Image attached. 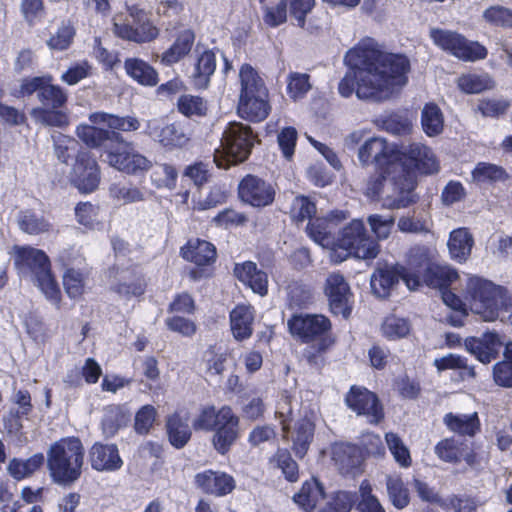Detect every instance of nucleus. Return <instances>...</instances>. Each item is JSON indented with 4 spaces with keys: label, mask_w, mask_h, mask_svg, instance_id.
Returning a JSON list of instances; mask_svg holds the SVG:
<instances>
[{
    "label": "nucleus",
    "mask_w": 512,
    "mask_h": 512,
    "mask_svg": "<svg viewBox=\"0 0 512 512\" xmlns=\"http://www.w3.org/2000/svg\"><path fill=\"white\" fill-rule=\"evenodd\" d=\"M344 62L349 69L338 84V92L344 98L355 93L360 100L382 102L408 81V58L383 51L372 38L362 39L347 51Z\"/></svg>",
    "instance_id": "obj_1"
},
{
    "label": "nucleus",
    "mask_w": 512,
    "mask_h": 512,
    "mask_svg": "<svg viewBox=\"0 0 512 512\" xmlns=\"http://www.w3.org/2000/svg\"><path fill=\"white\" fill-rule=\"evenodd\" d=\"M358 160L362 166L375 163L377 174L369 179L366 195L382 202L388 209H400L415 202L412 176L404 174V169L397 160L400 149L388 143L384 138L371 137L358 149Z\"/></svg>",
    "instance_id": "obj_2"
},
{
    "label": "nucleus",
    "mask_w": 512,
    "mask_h": 512,
    "mask_svg": "<svg viewBox=\"0 0 512 512\" xmlns=\"http://www.w3.org/2000/svg\"><path fill=\"white\" fill-rule=\"evenodd\" d=\"M461 293L462 298L452 291L442 293L444 304L459 313L447 319L453 326H462L463 318L469 311L485 322H494L512 306V298L507 289L476 275L466 278Z\"/></svg>",
    "instance_id": "obj_3"
},
{
    "label": "nucleus",
    "mask_w": 512,
    "mask_h": 512,
    "mask_svg": "<svg viewBox=\"0 0 512 512\" xmlns=\"http://www.w3.org/2000/svg\"><path fill=\"white\" fill-rule=\"evenodd\" d=\"M14 264L19 273L32 277L47 299L60 303L61 290L52 272L51 261L43 250L29 245L16 246Z\"/></svg>",
    "instance_id": "obj_4"
},
{
    "label": "nucleus",
    "mask_w": 512,
    "mask_h": 512,
    "mask_svg": "<svg viewBox=\"0 0 512 512\" xmlns=\"http://www.w3.org/2000/svg\"><path fill=\"white\" fill-rule=\"evenodd\" d=\"M240 93L237 106L241 118L250 122L265 120L270 111L269 93L263 79L249 64L239 70Z\"/></svg>",
    "instance_id": "obj_5"
},
{
    "label": "nucleus",
    "mask_w": 512,
    "mask_h": 512,
    "mask_svg": "<svg viewBox=\"0 0 512 512\" xmlns=\"http://www.w3.org/2000/svg\"><path fill=\"white\" fill-rule=\"evenodd\" d=\"M45 464L53 482L64 484V438L50 446L47 458L42 452L35 453L26 459L11 458L7 465V473L15 481H22L40 472Z\"/></svg>",
    "instance_id": "obj_6"
},
{
    "label": "nucleus",
    "mask_w": 512,
    "mask_h": 512,
    "mask_svg": "<svg viewBox=\"0 0 512 512\" xmlns=\"http://www.w3.org/2000/svg\"><path fill=\"white\" fill-rule=\"evenodd\" d=\"M336 250L330 252V258L336 263L355 257L362 260L374 259L378 256V241L370 237L361 220H352L339 234L335 244Z\"/></svg>",
    "instance_id": "obj_7"
},
{
    "label": "nucleus",
    "mask_w": 512,
    "mask_h": 512,
    "mask_svg": "<svg viewBox=\"0 0 512 512\" xmlns=\"http://www.w3.org/2000/svg\"><path fill=\"white\" fill-rule=\"evenodd\" d=\"M255 136L250 126L230 123L223 132L220 148L215 150L214 162L219 168L245 161L251 153Z\"/></svg>",
    "instance_id": "obj_8"
},
{
    "label": "nucleus",
    "mask_w": 512,
    "mask_h": 512,
    "mask_svg": "<svg viewBox=\"0 0 512 512\" xmlns=\"http://www.w3.org/2000/svg\"><path fill=\"white\" fill-rule=\"evenodd\" d=\"M409 265L414 275H418L420 283L444 291L458 279L457 271L449 265L431 263L430 252L426 248H416L410 252Z\"/></svg>",
    "instance_id": "obj_9"
},
{
    "label": "nucleus",
    "mask_w": 512,
    "mask_h": 512,
    "mask_svg": "<svg viewBox=\"0 0 512 512\" xmlns=\"http://www.w3.org/2000/svg\"><path fill=\"white\" fill-rule=\"evenodd\" d=\"M289 331L303 342L320 340V349L325 350L333 344L330 337V320L321 314H299L288 320Z\"/></svg>",
    "instance_id": "obj_10"
},
{
    "label": "nucleus",
    "mask_w": 512,
    "mask_h": 512,
    "mask_svg": "<svg viewBox=\"0 0 512 512\" xmlns=\"http://www.w3.org/2000/svg\"><path fill=\"white\" fill-rule=\"evenodd\" d=\"M429 35L437 47L451 53L459 59L476 61L484 59L487 55V50L484 46L480 45L478 42L468 41L457 32L432 28L430 29Z\"/></svg>",
    "instance_id": "obj_11"
},
{
    "label": "nucleus",
    "mask_w": 512,
    "mask_h": 512,
    "mask_svg": "<svg viewBox=\"0 0 512 512\" xmlns=\"http://www.w3.org/2000/svg\"><path fill=\"white\" fill-rule=\"evenodd\" d=\"M400 278L409 290H416L420 286L419 276L412 273L409 263L407 267L385 265L377 268L371 275L370 284L372 292L377 297L385 298L390 295Z\"/></svg>",
    "instance_id": "obj_12"
},
{
    "label": "nucleus",
    "mask_w": 512,
    "mask_h": 512,
    "mask_svg": "<svg viewBox=\"0 0 512 512\" xmlns=\"http://www.w3.org/2000/svg\"><path fill=\"white\" fill-rule=\"evenodd\" d=\"M129 17L136 24V27L122 23L120 16L114 17V33L126 40L137 43L149 42L156 39L159 29L149 19L146 11L138 5L127 7Z\"/></svg>",
    "instance_id": "obj_13"
},
{
    "label": "nucleus",
    "mask_w": 512,
    "mask_h": 512,
    "mask_svg": "<svg viewBox=\"0 0 512 512\" xmlns=\"http://www.w3.org/2000/svg\"><path fill=\"white\" fill-rule=\"evenodd\" d=\"M35 92H37V97L44 106H52L53 108L64 106V91L58 85L53 84L51 75L23 78L14 96L17 98L29 97Z\"/></svg>",
    "instance_id": "obj_14"
},
{
    "label": "nucleus",
    "mask_w": 512,
    "mask_h": 512,
    "mask_svg": "<svg viewBox=\"0 0 512 512\" xmlns=\"http://www.w3.org/2000/svg\"><path fill=\"white\" fill-rule=\"evenodd\" d=\"M400 163L404 169V174L409 173L413 179V187L415 186V175L432 174L438 171L439 163L428 146L422 143H411L400 149Z\"/></svg>",
    "instance_id": "obj_15"
},
{
    "label": "nucleus",
    "mask_w": 512,
    "mask_h": 512,
    "mask_svg": "<svg viewBox=\"0 0 512 512\" xmlns=\"http://www.w3.org/2000/svg\"><path fill=\"white\" fill-rule=\"evenodd\" d=\"M324 292L333 314L347 318L351 313L352 292L344 276L333 272L326 278Z\"/></svg>",
    "instance_id": "obj_16"
},
{
    "label": "nucleus",
    "mask_w": 512,
    "mask_h": 512,
    "mask_svg": "<svg viewBox=\"0 0 512 512\" xmlns=\"http://www.w3.org/2000/svg\"><path fill=\"white\" fill-rule=\"evenodd\" d=\"M345 402L351 410L365 416L371 424H378L384 417L383 408L377 396L364 387H351Z\"/></svg>",
    "instance_id": "obj_17"
},
{
    "label": "nucleus",
    "mask_w": 512,
    "mask_h": 512,
    "mask_svg": "<svg viewBox=\"0 0 512 512\" xmlns=\"http://www.w3.org/2000/svg\"><path fill=\"white\" fill-rule=\"evenodd\" d=\"M145 132L166 150L182 148L190 140V135L182 127L164 123L159 119L147 121Z\"/></svg>",
    "instance_id": "obj_18"
},
{
    "label": "nucleus",
    "mask_w": 512,
    "mask_h": 512,
    "mask_svg": "<svg viewBox=\"0 0 512 512\" xmlns=\"http://www.w3.org/2000/svg\"><path fill=\"white\" fill-rule=\"evenodd\" d=\"M317 412L316 405L309 407L308 410L304 408L301 418L296 421L293 429L284 432L286 437L291 439L293 451L298 457H303L307 453L312 442Z\"/></svg>",
    "instance_id": "obj_19"
},
{
    "label": "nucleus",
    "mask_w": 512,
    "mask_h": 512,
    "mask_svg": "<svg viewBox=\"0 0 512 512\" xmlns=\"http://www.w3.org/2000/svg\"><path fill=\"white\" fill-rule=\"evenodd\" d=\"M71 182L82 193H92L100 183L99 167L96 160L88 154H81L71 173Z\"/></svg>",
    "instance_id": "obj_20"
},
{
    "label": "nucleus",
    "mask_w": 512,
    "mask_h": 512,
    "mask_svg": "<svg viewBox=\"0 0 512 512\" xmlns=\"http://www.w3.org/2000/svg\"><path fill=\"white\" fill-rule=\"evenodd\" d=\"M328 454L340 473L356 475L361 472L364 455L357 446L342 442L334 443L329 447Z\"/></svg>",
    "instance_id": "obj_21"
},
{
    "label": "nucleus",
    "mask_w": 512,
    "mask_h": 512,
    "mask_svg": "<svg viewBox=\"0 0 512 512\" xmlns=\"http://www.w3.org/2000/svg\"><path fill=\"white\" fill-rule=\"evenodd\" d=\"M239 196L242 201L254 207L270 205L275 197V190L264 180L248 175L239 184Z\"/></svg>",
    "instance_id": "obj_22"
},
{
    "label": "nucleus",
    "mask_w": 512,
    "mask_h": 512,
    "mask_svg": "<svg viewBox=\"0 0 512 512\" xmlns=\"http://www.w3.org/2000/svg\"><path fill=\"white\" fill-rule=\"evenodd\" d=\"M466 350L482 363H490L498 355L501 347L496 332H486L481 337H469L464 342Z\"/></svg>",
    "instance_id": "obj_23"
},
{
    "label": "nucleus",
    "mask_w": 512,
    "mask_h": 512,
    "mask_svg": "<svg viewBox=\"0 0 512 512\" xmlns=\"http://www.w3.org/2000/svg\"><path fill=\"white\" fill-rule=\"evenodd\" d=\"M195 483L204 493L215 496H224L230 493L234 487V479L219 471L207 470L195 476Z\"/></svg>",
    "instance_id": "obj_24"
},
{
    "label": "nucleus",
    "mask_w": 512,
    "mask_h": 512,
    "mask_svg": "<svg viewBox=\"0 0 512 512\" xmlns=\"http://www.w3.org/2000/svg\"><path fill=\"white\" fill-rule=\"evenodd\" d=\"M254 317V308L249 304H239L230 312V327L237 341L251 337Z\"/></svg>",
    "instance_id": "obj_25"
},
{
    "label": "nucleus",
    "mask_w": 512,
    "mask_h": 512,
    "mask_svg": "<svg viewBox=\"0 0 512 512\" xmlns=\"http://www.w3.org/2000/svg\"><path fill=\"white\" fill-rule=\"evenodd\" d=\"M195 42V33L190 28H185L178 32L172 45L161 55V62L166 66H171L184 59L192 50Z\"/></svg>",
    "instance_id": "obj_26"
},
{
    "label": "nucleus",
    "mask_w": 512,
    "mask_h": 512,
    "mask_svg": "<svg viewBox=\"0 0 512 512\" xmlns=\"http://www.w3.org/2000/svg\"><path fill=\"white\" fill-rule=\"evenodd\" d=\"M91 465L98 471H114L121 468L123 462L115 445L96 443L90 452Z\"/></svg>",
    "instance_id": "obj_27"
},
{
    "label": "nucleus",
    "mask_w": 512,
    "mask_h": 512,
    "mask_svg": "<svg viewBox=\"0 0 512 512\" xmlns=\"http://www.w3.org/2000/svg\"><path fill=\"white\" fill-rule=\"evenodd\" d=\"M474 238L467 228H457L450 232L447 247L450 257L464 263L471 255Z\"/></svg>",
    "instance_id": "obj_28"
},
{
    "label": "nucleus",
    "mask_w": 512,
    "mask_h": 512,
    "mask_svg": "<svg viewBox=\"0 0 512 512\" xmlns=\"http://www.w3.org/2000/svg\"><path fill=\"white\" fill-rule=\"evenodd\" d=\"M112 138L114 144L105 145L106 161L110 166L122 172V170H131L132 166L126 161L130 152L135 149L132 143L125 141L118 133L113 132Z\"/></svg>",
    "instance_id": "obj_29"
},
{
    "label": "nucleus",
    "mask_w": 512,
    "mask_h": 512,
    "mask_svg": "<svg viewBox=\"0 0 512 512\" xmlns=\"http://www.w3.org/2000/svg\"><path fill=\"white\" fill-rule=\"evenodd\" d=\"M115 278L118 282L112 283V288L122 296H140L145 291V280L142 275L135 270H117Z\"/></svg>",
    "instance_id": "obj_30"
},
{
    "label": "nucleus",
    "mask_w": 512,
    "mask_h": 512,
    "mask_svg": "<svg viewBox=\"0 0 512 512\" xmlns=\"http://www.w3.org/2000/svg\"><path fill=\"white\" fill-rule=\"evenodd\" d=\"M216 70V56L206 50L199 55L190 75L193 86L196 89H206L209 86L210 78Z\"/></svg>",
    "instance_id": "obj_31"
},
{
    "label": "nucleus",
    "mask_w": 512,
    "mask_h": 512,
    "mask_svg": "<svg viewBox=\"0 0 512 512\" xmlns=\"http://www.w3.org/2000/svg\"><path fill=\"white\" fill-rule=\"evenodd\" d=\"M181 252L186 260L199 266L209 265L216 259L214 245L200 239L188 241L187 245L181 249Z\"/></svg>",
    "instance_id": "obj_32"
},
{
    "label": "nucleus",
    "mask_w": 512,
    "mask_h": 512,
    "mask_svg": "<svg viewBox=\"0 0 512 512\" xmlns=\"http://www.w3.org/2000/svg\"><path fill=\"white\" fill-rule=\"evenodd\" d=\"M443 422L450 431L460 435L472 437L480 430V419L477 412L470 414L447 413Z\"/></svg>",
    "instance_id": "obj_33"
},
{
    "label": "nucleus",
    "mask_w": 512,
    "mask_h": 512,
    "mask_svg": "<svg viewBox=\"0 0 512 512\" xmlns=\"http://www.w3.org/2000/svg\"><path fill=\"white\" fill-rule=\"evenodd\" d=\"M323 499L324 489L315 478L305 481L293 497L294 502L306 512L314 510Z\"/></svg>",
    "instance_id": "obj_34"
},
{
    "label": "nucleus",
    "mask_w": 512,
    "mask_h": 512,
    "mask_svg": "<svg viewBox=\"0 0 512 512\" xmlns=\"http://www.w3.org/2000/svg\"><path fill=\"white\" fill-rule=\"evenodd\" d=\"M84 448L78 438L66 439V483L75 481L81 474Z\"/></svg>",
    "instance_id": "obj_35"
},
{
    "label": "nucleus",
    "mask_w": 512,
    "mask_h": 512,
    "mask_svg": "<svg viewBox=\"0 0 512 512\" xmlns=\"http://www.w3.org/2000/svg\"><path fill=\"white\" fill-rule=\"evenodd\" d=\"M126 73L143 86H155L158 81L157 71L147 62L138 58H128L124 63Z\"/></svg>",
    "instance_id": "obj_36"
},
{
    "label": "nucleus",
    "mask_w": 512,
    "mask_h": 512,
    "mask_svg": "<svg viewBox=\"0 0 512 512\" xmlns=\"http://www.w3.org/2000/svg\"><path fill=\"white\" fill-rule=\"evenodd\" d=\"M228 424L220 431L214 433L212 443L221 454H225L239 437L240 418L236 416L222 417Z\"/></svg>",
    "instance_id": "obj_37"
},
{
    "label": "nucleus",
    "mask_w": 512,
    "mask_h": 512,
    "mask_svg": "<svg viewBox=\"0 0 512 512\" xmlns=\"http://www.w3.org/2000/svg\"><path fill=\"white\" fill-rule=\"evenodd\" d=\"M334 229L333 223L325 218H317L309 222L307 226V233L309 237L323 248L330 249V252L336 250V240L332 237L331 233Z\"/></svg>",
    "instance_id": "obj_38"
},
{
    "label": "nucleus",
    "mask_w": 512,
    "mask_h": 512,
    "mask_svg": "<svg viewBox=\"0 0 512 512\" xmlns=\"http://www.w3.org/2000/svg\"><path fill=\"white\" fill-rule=\"evenodd\" d=\"M93 124H105L111 129L124 132L136 131L140 128V121L133 116L119 117L116 115L96 112L90 115Z\"/></svg>",
    "instance_id": "obj_39"
},
{
    "label": "nucleus",
    "mask_w": 512,
    "mask_h": 512,
    "mask_svg": "<svg viewBox=\"0 0 512 512\" xmlns=\"http://www.w3.org/2000/svg\"><path fill=\"white\" fill-rule=\"evenodd\" d=\"M380 331L388 340H399L410 334L411 323L406 318L390 315L383 320Z\"/></svg>",
    "instance_id": "obj_40"
},
{
    "label": "nucleus",
    "mask_w": 512,
    "mask_h": 512,
    "mask_svg": "<svg viewBox=\"0 0 512 512\" xmlns=\"http://www.w3.org/2000/svg\"><path fill=\"white\" fill-rule=\"evenodd\" d=\"M421 124L427 136L439 135L444 128L443 114L435 104H426L422 110Z\"/></svg>",
    "instance_id": "obj_41"
},
{
    "label": "nucleus",
    "mask_w": 512,
    "mask_h": 512,
    "mask_svg": "<svg viewBox=\"0 0 512 512\" xmlns=\"http://www.w3.org/2000/svg\"><path fill=\"white\" fill-rule=\"evenodd\" d=\"M18 223L23 232L31 235H38L50 229V223L31 209L20 212Z\"/></svg>",
    "instance_id": "obj_42"
},
{
    "label": "nucleus",
    "mask_w": 512,
    "mask_h": 512,
    "mask_svg": "<svg viewBox=\"0 0 512 512\" xmlns=\"http://www.w3.org/2000/svg\"><path fill=\"white\" fill-rule=\"evenodd\" d=\"M178 173L170 164H159L151 173V182L158 189L173 190L176 187Z\"/></svg>",
    "instance_id": "obj_43"
},
{
    "label": "nucleus",
    "mask_w": 512,
    "mask_h": 512,
    "mask_svg": "<svg viewBox=\"0 0 512 512\" xmlns=\"http://www.w3.org/2000/svg\"><path fill=\"white\" fill-rule=\"evenodd\" d=\"M128 419L129 413L124 407H110L102 420L103 433L108 437L115 435L117 430L127 423Z\"/></svg>",
    "instance_id": "obj_44"
},
{
    "label": "nucleus",
    "mask_w": 512,
    "mask_h": 512,
    "mask_svg": "<svg viewBox=\"0 0 512 512\" xmlns=\"http://www.w3.org/2000/svg\"><path fill=\"white\" fill-rule=\"evenodd\" d=\"M169 440L176 448L183 447L190 439L189 426L179 415H172L167 421Z\"/></svg>",
    "instance_id": "obj_45"
},
{
    "label": "nucleus",
    "mask_w": 512,
    "mask_h": 512,
    "mask_svg": "<svg viewBox=\"0 0 512 512\" xmlns=\"http://www.w3.org/2000/svg\"><path fill=\"white\" fill-rule=\"evenodd\" d=\"M386 487L389 498L396 508L403 509L408 505V490L405 488L403 481L399 475H388L386 478Z\"/></svg>",
    "instance_id": "obj_46"
},
{
    "label": "nucleus",
    "mask_w": 512,
    "mask_h": 512,
    "mask_svg": "<svg viewBox=\"0 0 512 512\" xmlns=\"http://www.w3.org/2000/svg\"><path fill=\"white\" fill-rule=\"evenodd\" d=\"M385 440L396 463L403 468L411 466L412 459L410 452L402 439L397 434L389 432L386 433Z\"/></svg>",
    "instance_id": "obj_47"
},
{
    "label": "nucleus",
    "mask_w": 512,
    "mask_h": 512,
    "mask_svg": "<svg viewBox=\"0 0 512 512\" xmlns=\"http://www.w3.org/2000/svg\"><path fill=\"white\" fill-rule=\"evenodd\" d=\"M178 111L186 117H201L206 115V101L195 95L185 94L177 101Z\"/></svg>",
    "instance_id": "obj_48"
},
{
    "label": "nucleus",
    "mask_w": 512,
    "mask_h": 512,
    "mask_svg": "<svg viewBox=\"0 0 512 512\" xmlns=\"http://www.w3.org/2000/svg\"><path fill=\"white\" fill-rule=\"evenodd\" d=\"M458 87L465 93L474 94L491 89L493 80L488 75L467 74L459 77Z\"/></svg>",
    "instance_id": "obj_49"
},
{
    "label": "nucleus",
    "mask_w": 512,
    "mask_h": 512,
    "mask_svg": "<svg viewBox=\"0 0 512 512\" xmlns=\"http://www.w3.org/2000/svg\"><path fill=\"white\" fill-rule=\"evenodd\" d=\"M493 378L499 386L512 387V343L506 346L505 360L494 365Z\"/></svg>",
    "instance_id": "obj_50"
},
{
    "label": "nucleus",
    "mask_w": 512,
    "mask_h": 512,
    "mask_svg": "<svg viewBox=\"0 0 512 512\" xmlns=\"http://www.w3.org/2000/svg\"><path fill=\"white\" fill-rule=\"evenodd\" d=\"M30 115L36 123L44 126L62 127L64 125V112L52 106L35 107Z\"/></svg>",
    "instance_id": "obj_51"
},
{
    "label": "nucleus",
    "mask_w": 512,
    "mask_h": 512,
    "mask_svg": "<svg viewBox=\"0 0 512 512\" xmlns=\"http://www.w3.org/2000/svg\"><path fill=\"white\" fill-rule=\"evenodd\" d=\"M505 171L494 164L481 162L472 171V179L477 183H490L504 180Z\"/></svg>",
    "instance_id": "obj_52"
},
{
    "label": "nucleus",
    "mask_w": 512,
    "mask_h": 512,
    "mask_svg": "<svg viewBox=\"0 0 512 512\" xmlns=\"http://www.w3.org/2000/svg\"><path fill=\"white\" fill-rule=\"evenodd\" d=\"M110 196L123 204L141 202L145 200L143 191L133 185L113 184L110 189Z\"/></svg>",
    "instance_id": "obj_53"
},
{
    "label": "nucleus",
    "mask_w": 512,
    "mask_h": 512,
    "mask_svg": "<svg viewBox=\"0 0 512 512\" xmlns=\"http://www.w3.org/2000/svg\"><path fill=\"white\" fill-rule=\"evenodd\" d=\"M77 135L82 141L91 147L104 145L105 141L113 139L112 133L91 125L78 126Z\"/></svg>",
    "instance_id": "obj_54"
},
{
    "label": "nucleus",
    "mask_w": 512,
    "mask_h": 512,
    "mask_svg": "<svg viewBox=\"0 0 512 512\" xmlns=\"http://www.w3.org/2000/svg\"><path fill=\"white\" fill-rule=\"evenodd\" d=\"M437 456L446 462H457L463 456V443L454 438L440 441L435 447Z\"/></svg>",
    "instance_id": "obj_55"
},
{
    "label": "nucleus",
    "mask_w": 512,
    "mask_h": 512,
    "mask_svg": "<svg viewBox=\"0 0 512 512\" xmlns=\"http://www.w3.org/2000/svg\"><path fill=\"white\" fill-rule=\"evenodd\" d=\"M483 19L494 26L511 28L512 9L500 5L490 6L484 10Z\"/></svg>",
    "instance_id": "obj_56"
},
{
    "label": "nucleus",
    "mask_w": 512,
    "mask_h": 512,
    "mask_svg": "<svg viewBox=\"0 0 512 512\" xmlns=\"http://www.w3.org/2000/svg\"><path fill=\"white\" fill-rule=\"evenodd\" d=\"M360 501L358 510L360 512H385L375 495L372 494L371 484L364 480L359 487Z\"/></svg>",
    "instance_id": "obj_57"
},
{
    "label": "nucleus",
    "mask_w": 512,
    "mask_h": 512,
    "mask_svg": "<svg viewBox=\"0 0 512 512\" xmlns=\"http://www.w3.org/2000/svg\"><path fill=\"white\" fill-rule=\"evenodd\" d=\"M263 5V20L270 27L283 24L287 19L286 1L279 0L274 6H268L266 0H260Z\"/></svg>",
    "instance_id": "obj_58"
},
{
    "label": "nucleus",
    "mask_w": 512,
    "mask_h": 512,
    "mask_svg": "<svg viewBox=\"0 0 512 512\" xmlns=\"http://www.w3.org/2000/svg\"><path fill=\"white\" fill-rule=\"evenodd\" d=\"M367 222L377 240L387 239L394 226V218L392 216L385 217L379 214L370 215L367 218Z\"/></svg>",
    "instance_id": "obj_59"
},
{
    "label": "nucleus",
    "mask_w": 512,
    "mask_h": 512,
    "mask_svg": "<svg viewBox=\"0 0 512 512\" xmlns=\"http://www.w3.org/2000/svg\"><path fill=\"white\" fill-rule=\"evenodd\" d=\"M290 213L294 221L303 222L316 213V207L307 197L297 196L292 202Z\"/></svg>",
    "instance_id": "obj_60"
},
{
    "label": "nucleus",
    "mask_w": 512,
    "mask_h": 512,
    "mask_svg": "<svg viewBox=\"0 0 512 512\" xmlns=\"http://www.w3.org/2000/svg\"><path fill=\"white\" fill-rule=\"evenodd\" d=\"M99 208L89 202L79 203L75 208L77 222L87 228H94L99 223Z\"/></svg>",
    "instance_id": "obj_61"
},
{
    "label": "nucleus",
    "mask_w": 512,
    "mask_h": 512,
    "mask_svg": "<svg viewBox=\"0 0 512 512\" xmlns=\"http://www.w3.org/2000/svg\"><path fill=\"white\" fill-rule=\"evenodd\" d=\"M157 415V410L152 405H144L135 415L134 428L139 434H146L152 427Z\"/></svg>",
    "instance_id": "obj_62"
},
{
    "label": "nucleus",
    "mask_w": 512,
    "mask_h": 512,
    "mask_svg": "<svg viewBox=\"0 0 512 512\" xmlns=\"http://www.w3.org/2000/svg\"><path fill=\"white\" fill-rule=\"evenodd\" d=\"M277 142L283 156L290 160L295 152L297 142V131L294 127H285L281 129L277 136Z\"/></svg>",
    "instance_id": "obj_63"
},
{
    "label": "nucleus",
    "mask_w": 512,
    "mask_h": 512,
    "mask_svg": "<svg viewBox=\"0 0 512 512\" xmlns=\"http://www.w3.org/2000/svg\"><path fill=\"white\" fill-rule=\"evenodd\" d=\"M311 88L307 74L294 73L289 76L287 91L291 98H302Z\"/></svg>",
    "instance_id": "obj_64"
}]
</instances>
